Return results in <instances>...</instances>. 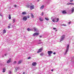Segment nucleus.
I'll list each match as a JSON object with an SVG mask.
<instances>
[{
  "mask_svg": "<svg viewBox=\"0 0 74 74\" xmlns=\"http://www.w3.org/2000/svg\"><path fill=\"white\" fill-rule=\"evenodd\" d=\"M43 55H44V53H41L40 54V55L41 56H43Z\"/></svg>",
  "mask_w": 74,
  "mask_h": 74,
  "instance_id": "b1692460",
  "label": "nucleus"
},
{
  "mask_svg": "<svg viewBox=\"0 0 74 74\" xmlns=\"http://www.w3.org/2000/svg\"><path fill=\"white\" fill-rule=\"evenodd\" d=\"M70 22L69 23V24H70Z\"/></svg>",
  "mask_w": 74,
  "mask_h": 74,
  "instance_id": "09e8293b",
  "label": "nucleus"
},
{
  "mask_svg": "<svg viewBox=\"0 0 74 74\" xmlns=\"http://www.w3.org/2000/svg\"><path fill=\"white\" fill-rule=\"evenodd\" d=\"M9 26H11V24H9Z\"/></svg>",
  "mask_w": 74,
  "mask_h": 74,
  "instance_id": "ea45409f",
  "label": "nucleus"
},
{
  "mask_svg": "<svg viewBox=\"0 0 74 74\" xmlns=\"http://www.w3.org/2000/svg\"><path fill=\"white\" fill-rule=\"evenodd\" d=\"M34 32H37L38 31L37 29L35 27L34 28Z\"/></svg>",
  "mask_w": 74,
  "mask_h": 74,
  "instance_id": "4468645a",
  "label": "nucleus"
},
{
  "mask_svg": "<svg viewBox=\"0 0 74 74\" xmlns=\"http://www.w3.org/2000/svg\"><path fill=\"white\" fill-rule=\"evenodd\" d=\"M5 68H3V73H4V72H5Z\"/></svg>",
  "mask_w": 74,
  "mask_h": 74,
  "instance_id": "6ab92c4d",
  "label": "nucleus"
},
{
  "mask_svg": "<svg viewBox=\"0 0 74 74\" xmlns=\"http://www.w3.org/2000/svg\"><path fill=\"white\" fill-rule=\"evenodd\" d=\"M45 20H46V21H49V18H48L46 17L45 18Z\"/></svg>",
  "mask_w": 74,
  "mask_h": 74,
  "instance_id": "412c9836",
  "label": "nucleus"
},
{
  "mask_svg": "<svg viewBox=\"0 0 74 74\" xmlns=\"http://www.w3.org/2000/svg\"><path fill=\"white\" fill-rule=\"evenodd\" d=\"M47 53L48 54V55L49 56L51 57V56H52V55H51V54L52 53V51H48Z\"/></svg>",
  "mask_w": 74,
  "mask_h": 74,
  "instance_id": "39448f33",
  "label": "nucleus"
},
{
  "mask_svg": "<svg viewBox=\"0 0 74 74\" xmlns=\"http://www.w3.org/2000/svg\"><path fill=\"white\" fill-rule=\"evenodd\" d=\"M42 36H40V38H41V37H42Z\"/></svg>",
  "mask_w": 74,
  "mask_h": 74,
  "instance_id": "37998d69",
  "label": "nucleus"
},
{
  "mask_svg": "<svg viewBox=\"0 0 74 74\" xmlns=\"http://www.w3.org/2000/svg\"><path fill=\"white\" fill-rule=\"evenodd\" d=\"M51 19L52 21V22H58L59 21V18H58L55 17V16H53L51 17Z\"/></svg>",
  "mask_w": 74,
  "mask_h": 74,
  "instance_id": "f257e3e1",
  "label": "nucleus"
},
{
  "mask_svg": "<svg viewBox=\"0 0 74 74\" xmlns=\"http://www.w3.org/2000/svg\"><path fill=\"white\" fill-rule=\"evenodd\" d=\"M62 12L63 14H67V12H66V11L65 10L63 11Z\"/></svg>",
  "mask_w": 74,
  "mask_h": 74,
  "instance_id": "9d476101",
  "label": "nucleus"
},
{
  "mask_svg": "<svg viewBox=\"0 0 74 74\" xmlns=\"http://www.w3.org/2000/svg\"><path fill=\"white\" fill-rule=\"evenodd\" d=\"M23 15H26V12H24L22 13Z\"/></svg>",
  "mask_w": 74,
  "mask_h": 74,
  "instance_id": "a211bd4d",
  "label": "nucleus"
},
{
  "mask_svg": "<svg viewBox=\"0 0 74 74\" xmlns=\"http://www.w3.org/2000/svg\"><path fill=\"white\" fill-rule=\"evenodd\" d=\"M37 1H40V0H37Z\"/></svg>",
  "mask_w": 74,
  "mask_h": 74,
  "instance_id": "a18cd8bd",
  "label": "nucleus"
},
{
  "mask_svg": "<svg viewBox=\"0 0 74 74\" xmlns=\"http://www.w3.org/2000/svg\"><path fill=\"white\" fill-rule=\"evenodd\" d=\"M39 20L40 21H43V19H42V18H40Z\"/></svg>",
  "mask_w": 74,
  "mask_h": 74,
  "instance_id": "4be33fe9",
  "label": "nucleus"
},
{
  "mask_svg": "<svg viewBox=\"0 0 74 74\" xmlns=\"http://www.w3.org/2000/svg\"><path fill=\"white\" fill-rule=\"evenodd\" d=\"M10 73H11V71H10Z\"/></svg>",
  "mask_w": 74,
  "mask_h": 74,
  "instance_id": "3c124183",
  "label": "nucleus"
},
{
  "mask_svg": "<svg viewBox=\"0 0 74 74\" xmlns=\"http://www.w3.org/2000/svg\"><path fill=\"white\" fill-rule=\"evenodd\" d=\"M74 5V3H68L67 4V5Z\"/></svg>",
  "mask_w": 74,
  "mask_h": 74,
  "instance_id": "f8f14e48",
  "label": "nucleus"
},
{
  "mask_svg": "<svg viewBox=\"0 0 74 74\" xmlns=\"http://www.w3.org/2000/svg\"><path fill=\"white\" fill-rule=\"evenodd\" d=\"M53 29H54V30H56V29L55 28H53Z\"/></svg>",
  "mask_w": 74,
  "mask_h": 74,
  "instance_id": "4c0bfd02",
  "label": "nucleus"
},
{
  "mask_svg": "<svg viewBox=\"0 0 74 74\" xmlns=\"http://www.w3.org/2000/svg\"><path fill=\"white\" fill-rule=\"evenodd\" d=\"M30 58H31L30 57H29L28 58V59H30Z\"/></svg>",
  "mask_w": 74,
  "mask_h": 74,
  "instance_id": "c9c22d12",
  "label": "nucleus"
},
{
  "mask_svg": "<svg viewBox=\"0 0 74 74\" xmlns=\"http://www.w3.org/2000/svg\"><path fill=\"white\" fill-rule=\"evenodd\" d=\"M31 16L32 18H34V16L33 15V14H31Z\"/></svg>",
  "mask_w": 74,
  "mask_h": 74,
  "instance_id": "bb28decb",
  "label": "nucleus"
},
{
  "mask_svg": "<svg viewBox=\"0 0 74 74\" xmlns=\"http://www.w3.org/2000/svg\"><path fill=\"white\" fill-rule=\"evenodd\" d=\"M37 63L36 62H33L32 63V66H35L36 65Z\"/></svg>",
  "mask_w": 74,
  "mask_h": 74,
  "instance_id": "9b49d317",
  "label": "nucleus"
},
{
  "mask_svg": "<svg viewBox=\"0 0 74 74\" xmlns=\"http://www.w3.org/2000/svg\"><path fill=\"white\" fill-rule=\"evenodd\" d=\"M41 43H42V42H38V44H41Z\"/></svg>",
  "mask_w": 74,
  "mask_h": 74,
  "instance_id": "c756f323",
  "label": "nucleus"
},
{
  "mask_svg": "<svg viewBox=\"0 0 74 74\" xmlns=\"http://www.w3.org/2000/svg\"><path fill=\"white\" fill-rule=\"evenodd\" d=\"M43 15H44V12H42V16H43Z\"/></svg>",
  "mask_w": 74,
  "mask_h": 74,
  "instance_id": "72a5a7b5",
  "label": "nucleus"
},
{
  "mask_svg": "<svg viewBox=\"0 0 74 74\" xmlns=\"http://www.w3.org/2000/svg\"><path fill=\"white\" fill-rule=\"evenodd\" d=\"M14 64H15V63H16V61H14Z\"/></svg>",
  "mask_w": 74,
  "mask_h": 74,
  "instance_id": "473e14b6",
  "label": "nucleus"
},
{
  "mask_svg": "<svg viewBox=\"0 0 74 74\" xmlns=\"http://www.w3.org/2000/svg\"><path fill=\"white\" fill-rule=\"evenodd\" d=\"M39 41H41V40H39Z\"/></svg>",
  "mask_w": 74,
  "mask_h": 74,
  "instance_id": "c03bdc74",
  "label": "nucleus"
},
{
  "mask_svg": "<svg viewBox=\"0 0 74 74\" xmlns=\"http://www.w3.org/2000/svg\"><path fill=\"white\" fill-rule=\"evenodd\" d=\"M15 72H16L18 71V70L19 69V68L16 67L15 68Z\"/></svg>",
  "mask_w": 74,
  "mask_h": 74,
  "instance_id": "dca6fc26",
  "label": "nucleus"
},
{
  "mask_svg": "<svg viewBox=\"0 0 74 74\" xmlns=\"http://www.w3.org/2000/svg\"><path fill=\"white\" fill-rule=\"evenodd\" d=\"M69 45H67V47L66 49V50L65 51V53L64 55H66L67 54V53L68 51H69Z\"/></svg>",
  "mask_w": 74,
  "mask_h": 74,
  "instance_id": "f03ea898",
  "label": "nucleus"
},
{
  "mask_svg": "<svg viewBox=\"0 0 74 74\" xmlns=\"http://www.w3.org/2000/svg\"><path fill=\"white\" fill-rule=\"evenodd\" d=\"M14 7H15V8H16V7H17L16 5H14Z\"/></svg>",
  "mask_w": 74,
  "mask_h": 74,
  "instance_id": "2f4dec72",
  "label": "nucleus"
},
{
  "mask_svg": "<svg viewBox=\"0 0 74 74\" xmlns=\"http://www.w3.org/2000/svg\"><path fill=\"white\" fill-rule=\"evenodd\" d=\"M27 30H28V32H29L30 31H32L33 30V29H30L29 28H28L27 29Z\"/></svg>",
  "mask_w": 74,
  "mask_h": 74,
  "instance_id": "2eb2a0df",
  "label": "nucleus"
},
{
  "mask_svg": "<svg viewBox=\"0 0 74 74\" xmlns=\"http://www.w3.org/2000/svg\"><path fill=\"white\" fill-rule=\"evenodd\" d=\"M3 31V33H6V31H5V30L4 29Z\"/></svg>",
  "mask_w": 74,
  "mask_h": 74,
  "instance_id": "a878e982",
  "label": "nucleus"
},
{
  "mask_svg": "<svg viewBox=\"0 0 74 74\" xmlns=\"http://www.w3.org/2000/svg\"><path fill=\"white\" fill-rule=\"evenodd\" d=\"M11 59H10L9 60H8V61L7 62V63H9L10 62H11Z\"/></svg>",
  "mask_w": 74,
  "mask_h": 74,
  "instance_id": "f3484780",
  "label": "nucleus"
},
{
  "mask_svg": "<svg viewBox=\"0 0 74 74\" xmlns=\"http://www.w3.org/2000/svg\"><path fill=\"white\" fill-rule=\"evenodd\" d=\"M5 56H7V54H5Z\"/></svg>",
  "mask_w": 74,
  "mask_h": 74,
  "instance_id": "a19ab883",
  "label": "nucleus"
},
{
  "mask_svg": "<svg viewBox=\"0 0 74 74\" xmlns=\"http://www.w3.org/2000/svg\"><path fill=\"white\" fill-rule=\"evenodd\" d=\"M0 16H2V15H1V14H0Z\"/></svg>",
  "mask_w": 74,
  "mask_h": 74,
  "instance_id": "49530a36",
  "label": "nucleus"
},
{
  "mask_svg": "<svg viewBox=\"0 0 74 74\" xmlns=\"http://www.w3.org/2000/svg\"><path fill=\"white\" fill-rule=\"evenodd\" d=\"M44 8V5H42L40 7V10H43Z\"/></svg>",
  "mask_w": 74,
  "mask_h": 74,
  "instance_id": "1a4fd4ad",
  "label": "nucleus"
},
{
  "mask_svg": "<svg viewBox=\"0 0 74 74\" xmlns=\"http://www.w3.org/2000/svg\"><path fill=\"white\" fill-rule=\"evenodd\" d=\"M73 0H71L70 1V2L71 3H72V2H73Z\"/></svg>",
  "mask_w": 74,
  "mask_h": 74,
  "instance_id": "7c9ffc66",
  "label": "nucleus"
},
{
  "mask_svg": "<svg viewBox=\"0 0 74 74\" xmlns=\"http://www.w3.org/2000/svg\"><path fill=\"white\" fill-rule=\"evenodd\" d=\"M64 38H65V35H63L61 37L60 40V42H61V41H62L64 40Z\"/></svg>",
  "mask_w": 74,
  "mask_h": 74,
  "instance_id": "20e7f679",
  "label": "nucleus"
},
{
  "mask_svg": "<svg viewBox=\"0 0 74 74\" xmlns=\"http://www.w3.org/2000/svg\"><path fill=\"white\" fill-rule=\"evenodd\" d=\"M71 13H73V12H74V7L73 8L71 9Z\"/></svg>",
  "mask_w": 74,
  "mask_h": 74,
  "instance_id": "ddd939ff",
  "label": "nucleus"
},
{
  "mask_svg": "<svg viewBox=\"0 0 74 74\" xmlns=\"http://www.w3.org/2000/svg\"><path fill=\"white\" fill-rule=\"evenodd\" d=\"M13 23H14L15 22V18H14L13 19Z\"/></svg>",
  "mask_w": 74,
  "mask_h": 74,
  "instance_id": "aec40b11",
  "label": "nucleus"
},
{
  "mask_svg": "<svg viewBox=\"0 0 74 74\" xmlns=\"http://www.w3.org/2000/svg\"><path fill=\"white\" fill-rule=\"evenodd\" d=\"M30 5H28L27 6V8H30Z\"/></svg>",
  "mask_w": 74,
  "mask_h": 74,
  "instance_id": "393cba45",
  "label": "nucleus"
},
{
  "mask_svg": "<svg viewBox=\"0 0 74 74\" xmlns=\"http://www.w3.org/2000/svg\"><path fill=\"white\" fill-rule=\"evenodd\" d=\"M48 4H49V3H48Z\"/></svg>",
  "mask_w": 74,
  "mask_h": 74,
  "instance_id": "8fccbe9b",
  "label": "nucleus"
},
{
  "mask_svg": "<svg viewBox=\"0 0 74 74\" xmlns=\"http://www.w3.org/2000/svg\"><path fill=\"white\" fill-rule=\"evenodd\" d=\"M9 19H11V15L9 14Z\"/></svg>",
  "mask_w": 74,
  "mask_h": 74,
  "instance_id": "5701e85b",
  "label": "nucleus"
},
{
  "mask_svg": "<svg viewBox=\"0 0 74 74\" xmlns=\"http://www.w3.org/2000/svg\"><path fill=\"white\" fill-rule=\"evenodd\" d=\"M53 54H54V55H55V54H56V53L55 52L53 53Z\"/></svg>",
  "mask_w": 74,
  "mask_h": 74,
  "instance_id": "58836bf2",
  "label": "nucleus"
},
{
  "mask_svg": "<svg viewBox=\"0 0 74 74\" xmlns=\"http://www.w3.org/2000/svg\"><path fill=\"white\" fill-rule=\"evenodd\" d=\"M62 26H66V25L63 24L61 25Z\"/></svg>",
  "mask_w": 74,
  "mask_h": 74,
  "instance_id": "c85d7f7f",
  "label": "nucleus"
},
{
  "mask_svg": "<svg viewBox=\"0 0 74 74\" xmlns=\"http://www.w3.org/2000/svg\"><path fill=\"white\" fill-rule=\"evenodd\" d=\"M34 5H33L32 3L30 4V8L31 10H32L33 9H34Z\"/></svg>",
  "mask_w": 74,
  "mask_h": 74,
  "instance_id": "7ed1b4c3",
  "label": "nucleus"
},
{
  "mask_svg": "<svg viewBox=\"0 0 74 74\" xmlns=\"http://www.w3.org/2000/svg\"><path fill=\"white\" fill-rule=\"evenodd\" d=\"M39 34V33L37 32L34 33L33 35V36H38Z\"/></svg>",
  "mask_w": 74,
  "mask_h": 74,
  "instance_id": "0eeeda50",
  "label": "nucleus"
},
{
  "mask_svg": "<svg viewBox=\"0 0 74 74\" xmlns=\"http://www.w3.org/2000/svg\"><path fill=\"white\" fill-rule=\"evenodd\" d=\"M25 72H23V74H25Z\"/></svg>",
  "mask_w": 74,
  "mask_h": 74,
  "instance_id": "de8ad7c7",
  "label": "nucleus"
},
{
  "mask_svg": "<svg viewBox=\"0 0 74 74\" xmlns=\"http://www.w3.org/2000/svg\"><path fill=\"white\" fill-rule=\"evenodd\" d=\"M21 61H20L18 62V64H21Z\"/></svg>",
  "mask_w": 74,
  "mask_h": 74,
  "instance_id": "cd10ccee",
  "label": "nucleus"
},
{
  "mask_svg": "<svg viewBox=\"0 0 74 74\" xmlns=\"http://www.w3.org/2000/svg\"><path fill=\"white\" fill-rule=\"evenodd\" d=\"M51 71H53V69L51 70Z\"/></svg>",
  "mask_w": 74,
  "mask_h": 74,
  "instance_id": "79ce46f5",
  "label": "nucleus"
},
{
  "mask_svg": "<svg viewBox=\"0 0 74 74\" xmlns=\"http://www.w3.org/2000/svg\"><path fill=\"white\" fill-rule=\"evenodd\" d=\"M42 51V48H40L39 49L38 51L37 52V53H40V52H41Z\"/></svg>",
  "mask_w": 74,
  "mask_h": 74,
  "instance_id": "6e6552de",
  "label": "nucleus"
},
{
  "mask_svg": "<svg viewBox=\"0 0 74 74\" xmlns=\"http://www.w3.org/2000/svg\"><path fill=\"white\" fill-rule=\"evenodd\" d=\"M27 16H25L23 17V21H26L27 20Z\"/></svg>",
  "mask_w": 74,
  "mask_h": 74,
  "instance_id": "423d86ee",
  "label": "nucleus"
},
{
  "mask_svg": "<svg viewBox=\"0 0 74 74\" xmlns=\"http://www.w3.org/2000/svg\"><path fill=\"white\" fill-rule=\"evenodd\" d=\"M8 28H9V29H10V26H8Z\"/></svg>",
  "mask_w": 74,
  "mask_h": 74,
  "instance_id": "e433bc0d",
  "label": "nucleus"
},
{
  "mask_svg": "<svg viewBox=\"0 0 74 74\" xmlns=\"http://www.w3.org/2000/svg\"><path fill=\"white\" fill-rule=\"evenodd\" d=\"M27 17L28 18H30V16H28Z\"/></svg>",
  "mask_w": 74,
  "mask_h": 74,
  "instance_id": "f704fd0d",
  "label": "nucleus"
}]
</instances>
